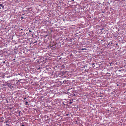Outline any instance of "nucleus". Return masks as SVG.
<instances>
[{
    "mask_svg": "<svg viewBox=\"0 0 126 126\" xmlns=\"http://www.w3.org/2000/svg\"><path fill=\"white\" fill-rule=\"evenodd\" d=\"M15 84V82L14 81L12 80L9 81H7L6 85L8 86L11 89L14 87V86Z\"/></svg>",
    "mask_w": 126,
    "mask_h": 126,
    "instance_id": "obj_1",
    "label": "nucleus"
},
{
    "mask_svg": "<svg viewBox=\"0 0 126 126\" xmlns=\"http://www.w3.org/2000/svg\"><path fill=\"white\" fill-rule=\"evenodd\" d=\"M4 118L3 117H0V122H3V119Z\"/></svg>",
    "mask_w": 126,
    "mask_h": 126,
    "instance_id": "obj_2",
    "label": "nucleus"
},
{
    "mask_svg": "<svg viewBox=\"0 0 126 126\" xmlns=\"http://www.w3.org/2000/svg\"><path fill=\"white\" fill-rule=\"evenodd\" d=\"M114 63V62H111L110 64V66H112V65H113Z\"/></svg>",
    "mask_w": 126,
    "mask_h": 126,
    "instance_id": "obj_3",
    "label": "nucleus"
},
{
    "mask_svg": "<svg viewBox=\"0 0 126 126\" xmlns=\"http://www.w3.org/2000/svg\"><path fill=\"white\" fill-rule=\"evenodd\" d=\"M0 7H2V8H3L4 7V6L3 5H2V4H0Z\"/></svg>",
    "mask_w": 126,
    "mask_h": 126,
    "instance_id": "obj_4",
    "label": "nucleus"
},
{
    "mask_svg": "<svg viewBox=\"0 0 126 126\" xmlns=\"http://www.w3.org/2000/svg\"><path fill=\"white\" fill-rule=\"evenodd\" d=\"M25 104L26 105H28V102H27V101H26L25 102Z\"/></svg>",
    "mask_w": 126,
    "mask_h": 126,
    "instance_id": "obj_5",
    "label": "nucleus"
},
{
    "mask_svg": "<svg viewBox=\"0 0 126 126\" xmlns=\"http://www.w3.org/2000/svg\"><path fill=\"white\" fill-rule=\"evenodd\" d=\"M66 82V80H64L63 81V82L64 83H65Z\"/></svg>",
    "mask_w": 126,
    "mask_h": 126,
    "instance_id": "obj_6",
    "label": "nucleus"
},
{
    "mask_svg": "<svg viewBox=\"0 0 126 126\" xmlns=\"http://www.w3.org/2000/svg\"><path fill=\"white\" fill-rule=\"evenodd\" d=\"M86 48H82L81 49V50H86Z\"/></svg>",
    "mask_w": 126,
    "mask_h": 126,
    "instance_id": "obj_7",
    "label": "nucleus"
},
{
    "mask_svg": "<svg viewBox=\"0 0 126 126\" xmlns=\"http://www.w3.org/2000/svg\"><path fill=\"white\" fill-rule=\"evenodd\" d=\"M8 122V121L7 120L6 121H5V122H4V123H7Z\"/></svg>",
    "mask_w": 126,
    "mask_h": 126,
    "instance_id": "obj_8",
    "label": "nucleus"
},
{
    "mask_svg": "<svg viewBox=\"0 0 126 126\" xmlns=\"http://www.w3.org/2000/svg\"><path fill=\"white\" fill-rule=\"evenodd\" d=\"M94 64H95V63H93L92 64V65H94Z\"/></svg>",
    "mask_w": 126,
    "mask_h": 126,
    "instance_id": "obj_9",
    "label": "nucleus"
},
{
    "mask_svg": "<svg viewBox=\"0 0 126 126\" xmlns=\"http://www.w3.org/2000/svg\"><path fill=\"white\" fill-rule=\"evenodd\" d=\"M26 99V97H25L23 99H24V100H25Z\"/></svg>",
    "mask_w": 126,
    "mask_h": 126,
    "instance_id": "obj_10",
    "label": "nucleus"
},
{
    "mask_svg": "<svg viewBox=\"0 0 126 126\" xmlns=\"http://www.w3.org/2000/svg\"><path fill=\"white\" fill-rule=\"evenodd\" d=\"M121 71H122V70H118V71H120V72Z\"/></svg>",
    "mask_w": 126,
    "mask_h": 126,
    "instance_id": "obj_11",
    "label": "nucleus"
},
{
    "mask_svg": "<svg viewBox=\"0 0 126 126\" xmlns=\"http://www.w3.org/2000/svg\"><path fill=\"white\" fill-rule=\"evenodd\" d=\"M29 31L30 32H32V30H29Z\"/></svg>",
    "mask_w": 126,
    "mask_h": 126,
    "instance_id": "obj_12",
    "label": "nucleus"
},
{
    "mask_svg": "<svg viewBox=\"0 0 126 126\" xmlns=\"http://www.w3.org/2000/svg\"><path fill=\"white\" fill-rule=\"evenodd\" d=\"M21 126H24V125L23 124L21 125Z\"/></svg>",
    "mask_w": 126,
    "mask_h": 126,
    "instance_id": "obj_13",
    "label": "nucleus"
},
{
    "mask_svg": "<svg viewBox=\"0 0 126 126\" xmlns=\"http://www.w3.org/2000/svg\"><path fill=\"white\" fill-rule=\"evenodd\" d=\"M20 112H21V111H19V114H20Z\"/></svg>",
    "mask_w": 126,
    "mask_h": 126,
    "instance_id": "obj_14",
    "label": "nucleus"
},
{
    "mask_svg": "<svg viewBox=\"0 0 126 126\" xmlns=\"http://www.w3.org/2000/svg\"><path fill=\"white\" fill-rule=\"evenodd\" d=\"M16 2L17 3H18V1H16Z\"/></svg>",
    "mask_w": 126,
    "mask_h": 126,
    "instance_id": "obj_15",
    "label": "nucleus"
},
{
    "mask_svg": "<svg viewBox=\"0 0 126 126\" xmlns=\"http://www.w3.org/2000/svg\"><path fill=\"white\" fill-rule=\"evenodd\" d=\"M10 109H12V108H10Z\"/></svg>",
    "mask_w": 126,
    "mask_h": 126,
    "instance_id": "obj_16",
    "label": "nucleus"
},
{
    "mask_svg": "<svg viewBox=\"0 0 126 126\" xmlns=\"http://www.w3.org/2000/svg\"><path fill=\"white\" fill-rule=\"evenodd\" d=\"M114 92V91H113L112 93H113V92Z\"/></svg>",
    "mask_w": 126,
    "mask_h": 126,
    "instance_id": "obj_17",
    "label": "nucleus"
},
{
    "mask_svg": "<svg viewBox=\"0 0 126 126\" xmlns=\"http://www.w3.org/2000/svg\"><path fill=\"white\" fill-rule=\"evenodd\" d=\"M1 9V8L0 7V9Z\"/></svg>",
    "mask_w": 126,
    "mask_h": 126,
    "instance_id": "obj_18",
    "label": "nucleus"
}]
</instances>
